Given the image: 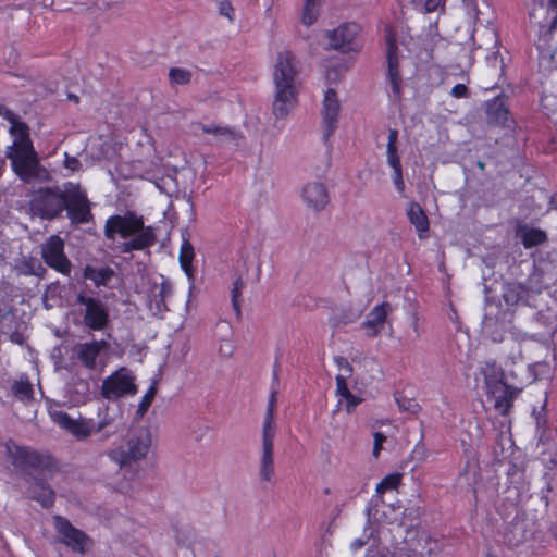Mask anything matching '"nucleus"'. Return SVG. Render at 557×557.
Masks as SVG:
<instances>
[{
	"instance_id": "38",
	"label": "nucleus",
	"mask_w": 557,
	"mask_h": 557,
	"mask_svg": "<svg viewBox=\"0 0 557 557\" xmlns=\"http://www.w3.org/2000/svg\"><path fill=\"white\" fill-rule=\"evenodd\" d=\"M173 294V287L172 284L169 281H163L160 285L158 297L159 302L162 304L165 307V301L168 298H170Z\"/></svg>"
},
{
	"instance_id": "22",
	"label": "nucleus",
	"mask_w": 557,
	"mask_h": 557,
	"mask_svg": "<svg viewBox=\"0 0 557 557\" xmlns=\"http://www.w3.org/2000/svg\"><path fill=\"white\" fill-rule=\"evenodd\" d=\"M195 258L194 246L189 240L188 233L182 234V245L178 253V261L183 272L189 280L194 278L193 260Z\"/></svg>"
},
{
	"instance_id": "50",
	"label": "nucleus",
	"mask_w": 557,
	"mask_h": 557,
	"mask_svg": "<svg viewBox=\"0 0 557 557\" xmlns=\"http://www.w3.org/2000/svg\"><path fill=\"white\" fill-rule=\"evenodd\" d=\"M411 327H412L413 332L416 333L417 337H419L422 334V330L420 327L419 318H418L417 313L412 314Z\"/></svg>"
},
{
	"instance_id": "33",
	"label": "nucleus",
	"mask_w": 557,
	"mask_h": 557,
	"mask_svg": "<svg viewBox=\"0 0 557 557\" xmlns=\"http://www.w3.org/2000/svg\"><path fill=\"white\" fill-rule=\"evenodd\" d=\"M169 78L173 85H187L191 79V73L182 67H172L169 72Z\"/></svg>"
},
{
	"instance_id": "54",
	"label": "nucleus",
	"mask_w": 557,
	"mask_h": 557,
	"mask_svg": "<svg viewBox=\"0 0 557 557\" xmlns=\"http://www.w3.org/2000/svg\"><path fill=\"white\" fill-rule=\"evenodd\" d=\"M369 557H391V554L387 549L377 550L373 555H369Z\"/></svg>"
},
{
	"instance_id": "21",
	"label": "nucleus",
	"mask_w": 557,
	"mask_h": 557,
	"mask_svg": "<svg viewBox=\"0 0 557 557\" xmlns=\"http://www.w3.org/2000/svg\"><path fill=\"white\" fill-rule=\"evenodd\" d=\"M30 497L44 508H50L55 500L54 491L50 487L46 479L35 478L34 485L30 487Z\"/></svg>"
},
{
	"instance_id": "6",
	"label": "nucleus",
	"mask_w": 557,
	"mask_h": 557,
	"mask_svg": "<svg viewBox=\"0 0 557 557\" xmlns=\"http://www.w3.org/2000/svg\"><path fill=\"white\" fill-rule=\"evenodd\" d=\"M483 375L487 392L494 398V407L502 414H507L512 407L513 399L520 393V388L510 386L503 381V372L495 364L487 363L483 368Z\"/></svg>"
},
{
	"instance_id": "55",
	"label": "nucleus",
	"mask_w": 557,
	"mask_h": 557,
	"mask_svg": "<svg viewBox=\"0 0 557 557\" xmlns=\"http://www.w3.org/2000/svg\"><path fill=\"white\" fill-rule=\"evenodd\" d=\"M278 377V361L277 357H275L274 364H273V380L276 381Z\"/></svg>"
},
{
	"instance_id": "63",
	"label": "nucleus",
	"mask_w": 557,
	"mask_h": 557,
	"mask_svg": "<svg viewBox=\"0 0 557 557\" xmlns=\"http://www.w3.org/2000/svg\"><path fill=\"white\" fill-rule=\"evenodd\" d=\"M220 351L225 354L224 350H223V345L220 347Z\"/></svg>"
},
{
	"instance_id": "27",
	"label": "nucleus",
	"mask_w": 557,
	"mask_h": 557,
	"mask_svg": "<svg viewBox=\"0 0 557 557\" xmlns=\"http://www.w3.org/2000/svg\"><path fill=\"white\" fill-rule=\"evenodd\" d=\"M530 290V287H527L521 283L510 282L504 285L503 298L507 305L513 306L524 299L529 295Z\"/></svg>"
},
{
	"instance_id": "2",
	"label": "nucleus",
	"mask_w": 557,
	"mask_h": 557,
	"mask_svg": "<svg viewBox=\"0 0 557 557\" xmlns=\"http://www.w3.org/2000/svg\"><path fill=\"white\" fill-rule=\"evenodd\" d=\"M104 235L108 239H114L116 235L122 238L132 237L122 245L121 250L125 253L150 248L157 242L154 228L145 226L143 216L134 212L109 216L104 224Z\"/></svg>"
},
{
	"instance_id": "15",
	"label": "nucleus",
	"mask_w": 557,
	"mask_h": 557,
	"mask_svg": "<svg viewBox=\"0 0 557 557\" xmlns=\"http://www.w3.org/2000/svg\"><path fill=\"white\" fill-rule=\"evenodd\" d=\"M386 60H387V81L392 89V98L394 101L401 99V76L399 72L398 47L395 34L391 28L386 29Z\"/></svg>"
},
{
	"instance_id": "48",
	"label": "nucleus",
	"mask_w": 557,
	"mask_h": 557,
	"mask_svg": "<svg viewBox=\"0 0 557 557\" xmlns=\"http://www.w3.org/2000/svg\"><path fill=\"white\" fill-rule=\"evenodd\" d=\"M394 184L398 191L403 193L405 190V182L403 178V170L394 171Z\"/></svg>"
},
{
	"instance_id": "14",
	"label": "nucleus",
	"mask_w": 557,
	"mask_h": 557,
	"mask_svg": "<svg viewBox=\"0 0 557 557\" xmlns=\"http://www.w3.org/2000/svg\"><path fill=\"white\" fill-rule=\"evenodd\" d=\"M361 32L357 23H343L333 30H327L329 48L341 52L358 51L357 37Z\"/></svg>"
},
{
	"instance_id": "19",
	"label": "nucleus",
	"mask_w": 557,
	"mask_h": 557,
	"mask_svg": "<svg viewBox=\"0 0 557 557\" xmlns=\"http://www.w3.org/2000/svg\"><path fill=\"white\" fill-rule=\"evenodd\" d=\"M392 311V306L387 301L376 305L362 322V327L367 332V336H377L384 327L388 313Z\"/></svg>"
},
{
	"instance_id": "40",
	"label": "nucleus",
	"mask_w": 557,
	"mask_h": 557,
	"mask_svg": "<svg viewBox=\"0 0 557 557\" xmlns=\"http://www.w3.org/2000/svg\"><path fill=\"white\" fill-rule=\"evenodd\" d=\"M399 410L405 412H416L418 404L409 398L400 397L396 398Z\"/></svg>"
},
{
	"instance_id": "61",
	"label": "nucleus",
	"mask_w": 557,
	"mask_h": 557,
	"mask_svg": "<svg viewBox=\"0 0 557 557\" xmlns=\"http://www.w3.org/2000/svg\"><path fill=\"white\" fill-rule=\"evenodd\" d=\"M536 1H537L541 5H543L545 0H536Z\"/></svg>"
},
{
	"instance_id": "1",
	"label": "nucleus",
	"mask_w": 557,
	"mask_h": 557,
	"mask_svg": "<svg viewBox=\"0 0 557 557\" xmlns=\"http://www.w3.org/2000/svg\"><path fill=\"white\" fill-rule=\"evenodd\" d=\"M29 209L33 215L52 221L66 211L72 224H87L92 220L91 202L86 189L76 182L67 181L62 186L39 187L34 191Z\"/></svg>"
},
{
	"instance_id": "31",
	"label": "nucleus",
	"mask_w": 557,
	"mask_h": 557,
	"mask_svg": "<svg viewBox=\"0 0 557 557\" xmlns=\"http://www.w3.org/2000/svg\"><path fill=\"white\" fill-rule=\"evenodd\" d=\"M243 289H244V281L242 280V277H237L233 282V287L231 290L232 307H233V310L237 318H239L242 314L240 304H242Z\"/></svg>"
},
{
	"instance_id": "18",
	"label": "nucleus",
	"mask_w": 557,
	"mask_h": 557,
	"mask_svg": "<svg viewBox=\"0 0 557 557\" xmlns=\"http://www.w3.org/2000/svg\"><path fill=\"white\" fill-rule=\"evenodd\" d=\"M302 200L313 211L323 210L330 201L326 186L321 182L308 183L302 189Z\"/></svg>"
},
{
	"instance_id": "58",
	"label": "nucleus",
	"mask_w": 557,
	"mask_h": 557,
	"mask_svg": "<svg viewBox=\"0 0 557 557\" xmlns=\"http://www.w3.org/2000/svg\"><path fill=\"white\" fill-rule=\"evenodd\" d=\"M69 98L74 100L75 102H78V97L75 95H70Z\"/></svg>"
},
{
	"instance_id": "62",
	"label": "nucleus",
	"mask_w": 557,
	"mask_h": 557,
	"mask_svg": "<svg viewBox=\"0 0 557 557\" xmlns=\"http://www.w3.org/2000/svg\"><path fill=\"white\" fill-rule=\"evenodd\" d=\"M492 59H493L494 61H496V60H497V55L494 53V54H493V57H492Z\"/></svg>"
},
{
	"instance_id": "28",
	"label": "nucleus",
	"mask_w": 557,
	"mask_h": 557,
	"mask_svg": "<svg viewBox=\"0 0 557 557\" xmlns=\"http://www.w3.org/2000/svg\"><path fill=\"white\" fill-rule=\"evenodd\" d=\"M201 129L206 134H212L214 136H226L233 141H237L243 138L240 132L228 126L202 125Z\"/></svg>"
},
{
	"instance_id": "10",
	"label": "nucleus",
	"mask_w": 557,
	"mask_h": 557,
	"mask_svg": "<svg viewBox=\"0 0 557 557\" xmlns=\"http://www.w3.org/2000/svg\"><path fill=\"white\" fill-rule=\"evenodd\" d=\"M8 158L11 160L14 173L24 182H28L36 176L38 159L33 144L24 143L20 146H13L12 151L8 152Z\"/></svg>"
},
{
	"instance_id": "35",
	"label": "nucleus",
	"mask_w": 557,
	"mask_h": 557,
	"mask_svg": "<svg viewBox=\"0 0 557 557\" xmlns=\"http://www.w3.org/2000/svg\"><path fill=\"white\" fill-rule=\"evenodd\" d=\"M157 394V387L156 385H151L148 391L145 393V395L143 396L139 405H138V409H137V413L143 417L147 410L149 409V407L151 406L153 399H154V396Z\"/></svg>"
},
{
	"instance_id": "57",
	"label": "nucleus",
	"mask_w": 557,
	"mask_h": 557,
	"mask_svg": "<svg viewBox=\"0 0 557 557\" xmlns=\"http://www.w3.org/2000/svg\"><path fill=\"white\" fill-rule=\"evenodd\" d=\"M225 346H227V348H228L227 355H232V345H231V343L226 342Z\"/></svg>"
},
{
	"instance_id": "9",
	"label": "nucleus",
	"mask_w": 557,
	"mask_h": 557,
	"mask_svg": "<svg viewBox=\"0 0 557 557\" xmlns=\"http://www.w3.org/2000/svg\"><path fill=\"white\" fill-rule=\"evenodd\" d=\"M52 520L60 542L72 552L84 555L91 544L90 537L84 531L75 528L71 521L63 516L54 515Z\"/></svg>"
},
{
	"instance_id": "24",
	"label": "nucleus",
	"mask_w": 557,
	"mask_h": 557,
	"mask_svg": "<svg viewBox=\"0 0 557 557\" xmlns=\"http://www.w3.org/2000/svg\"><path fill=\"white\" fill-rule=\"evenodd\" d=\"M487 121L491 124H504L509 115L503 98H494L486 103Z\"/></svg>"
},
{
	"instance_id": "11",
	"label": "nucleus",
	"mask_w": 557,
	"mask_h": 557,
	"mask_svg": "<svg viewBox=\"0 0 557 557\" xmlns=\"http://www.w3.org/2000/svg\"><path fill=\"white\" fill-rule=\"evenodd\" d=\"M41 258L47 267L55 272L69 276L72 271V263L64 251V240L59 235H51L41 245Z\"/></svg>"
},
{
	"instance_id": "39",
	"label": "nucleus",
	"mask_w": 557,
	"mask_h": 557,
	"mask_svg": "<svg viewBox=\"0 0 557 557\" xmlns=\"http://www.w3.org/2000/svg\"><path fill=\"white\" fill-rule=\"evenodd\" d=\"M63 165L71 173L78 172L82 168L81 161L76 157H73L67 152L64 153Z\"/></svg>"
},
{
	"instance_id": "60",
	"label": "nucleus",
	"mask_w": 557,
	"mask_h": 557,
	"mask_svg": "<svg viewBox=\"0 0 557 557\" xmlns=\"http://www.w3.org/2000/svg\"><path fill=\"white\" fill-rule=\"evenodd\" d=\"M549 2L554 5L557 4V0H549Z\"/></svg>"
},
{
	"instance_id": "44",
	"label": "nucleus",
	"mask_w": 557,
	"mask_h": 557,
	"mask_svg": "<svg viewBox=\"0 0 557 557\" xmlns=\"http://www.w3.org/2000/svg\"><path fill=\"white\" fill-rule=\"evenodd\" d=\"M494 325V319L491 317H485L483 320V329L486 333H490L492 335L493 341L499 342L502 341V334H493L491 332L492 326Z\"/></svg>"
},
{
	"instance_id": "23",
	"label": "nucleus",
	"mask_w": 557,
	"mask_h": 557,
	"mask_svg": "<svg viewBox=\"0 0 557 557\" xmlns=\"http://www.w3.org/2000/svg\"><path fill=\"white\" fill-rule=\"evenodd\" d=\"M408 220L414 225L420 238L425 237V233L429 231V220L421 206L411 201L407 209Z\"/></svg>"
},
{
	"instance_id": "56",
	"label": "nucleus",
	"mask_w": 557,
	"mask_h": 557,
	"mask_svg": "<svg viewBox=\"0 0 557 557\" xmlns=\"http://www.w3.org/2000/svg\"><path fill=\"white\" fill-rule=\"evenodd\" d=\"M53 4V0H44L45 7H51Z\"/></svg>"
},
{
	"instance_id": "7",
	"label": "nucleus",
	"mask_w": 557,
	"mask_h": 557,
	"mask_svg": "<svg viewBox=\"0 0 557 557\" xmlns=\"http://www.w3.org/2000/svg\"><path fill=\"white\" fill-rule=\"evenodd\" d=\"M276 395L277 391L273 386L269 397V404L267 413L263 421V432H262V457L260 465V476L263 481H270L271 476L274 473V465H273V437L275 435V426L274 423V412L276 408Z\"/></svg>"
},
{
	"instance_id": "32",
	"label": "nucleus",
	"mask_w": 557,
	"mask_h": 557,
	"mask_svg": "<svg viewBox=\"0 0 557 557\" xmlns=\"http://www.w3.org/2000/svg\"><path fill=\"white\" fill-rule=\"evenodd\" d=\"M12 393L18 398L30 399L34 394L33 385L28 380L15 381L12 385Z\"/></svg>"
},
{
	"instance_id": "47",
	"label": "nucleus",
	"mask_w": 557,
	"mask_h": 557,
	"mask_svg": "<svg viewBox=\"0 0 557 557\" xmlns=\"http://www.w3.org/2000/svg\"><path fill=\"white\" fill-rule=\"evenodd\" d=\"M468 94V88L465 84H457L451 88L450 95L455 98H463Z\"/></svg>"
},
{
	"instance_id": "52",
	"label": "nucleus",
	"mask_w": 557,
	"mask_h": 557,
	"mask_svg": "<svg viewBox=\"0 0 557 557\" xmlns=\"http://www.w3.org/2000/svg\"><path fill=\"white\" fill-rule=\"evenodd\" d=\"M367 542H368V537H366V539H357V540H355L351 543V549L352 550H358L361 547H363L367 544Z\"/></svg>"
},
{
	"instance_id": "4",
	"label": "nucleus",
	"mask_w": 557,
	"mask_h": 557,
	"mask_svg": "<svg viewBox=\"0 0 557 557\" xmlns=\"http://www.w3.org/2000/svg\"><path fill=\"white\" fill-rule=\"evenodd\" d=\"M299 74V60L290 51H285L281 55V117L288 115L298 104Z\"/></svg>"
},
{
	"instance_id": "26",
	"label": "nucleus",
	"mask_w": 557,
	"mask_h": 557,
	"mask_svg": "<svg viewBox=\"0 0 557 557\" xmlns=\"http://www.w3.org/2000/svg\"><path fill=\"white\" fill-rule=\"evenodd\" d=\"M86 280L92 281L97 287L107 286L109 281L114 276V271L110 267L95 268L86 265L83 270Z\"/></svg>"
},
{
	"instance_id": "59",
	"label": "nucleus",
	"mask_w": 557,
	"mask_h": 557,
	"mask_svg": "<svg viewBox=\"0 0 557 557\" xmlns=\"http://www.w3.org/2000/svg\"><path fill=\"white\" fill-rule=\"evenodd\" d=\"M478 166H479L481 170H483V169H484V163H483V162H481V161H479V162H478Z\"/></svg>"
},
{
	"instance_id": "42",
	"label": "nucleus",
	"mask_w": 557,
	"mask_h": 557,
	"mask_svg": "<svg viewBox=\"0 0 557 557\" xmlns=\"http://www.w3.org/2000/svg\"><path fill=\"white\" fill-rule=\"evenodd\" d=\"M387 163L393 168L394 171L401 170L400 159L397 153V148L386 149Z\"/></svg>"
},
{
	"instance_id": "37",
	"label": "nucleus",
	"mask_w": 557,
	"mask_h": 557,
	"mask_svg": "<svg viewBox=\"0 0 557 557\" xmlns=\"http://www.w3.org/2000/svg\"><path fill=\"white\" fill-rule=\"evenodd\" d=\"M343 399L346 401V410L348 413H350L356 408V406L361 401V399L351 394L350 391L341 396L337 407L342 405Z\"/></svg>"
},
{
	"instance_id": "13",
	"label": "nucleus",
	"mask_w": 557,
	"mask_h": 557,
	"mask_svg": "<svg viewBox=\"0 0 557 557\" xmlns=\"http://www.w3.org/2000/svg\"><path fill=\"white\" fill-rule=\"evenodd\" d=\"M76 301L78 305L85 306L83 321L86 327L91 331H102L108 326V308L100 299L79 293Z\"/></svg>"
},
{
	"instance_id": "16",
	"label": "nucleus",
	"mask_w": 557,
	"mask_h": 557,
	"mask_svg": "<svg viewBox=\"0 0 557 557\" xmlns=\"http://www.w3.org/2000/svg\"><path fill=\"white\" fill-rule=\"evenodd\" d=\"M535 533V522L532 519L517 516L504 530V542L509 547H519L530 542Z\"/></svg>"
},
{
	"instance_id": "53",
	"label": "nucleus",
	"mask_w": 557,
	"mask_h": 557,
	"mask_svg": "<svg viewBox=\"0 0 557 557\" xmlns=\"http://www.w3.org/2000/svg\"><path fill=\"white\" fill-rule=\"evenodd\" d=\"M10 339H11L12 343L22 345L23 342H24V336L22 334H20V333H12L10 335Z\"/></svg>"
},
{
	"instance_id": "43",
	"label": "nucleus",
	"mask_w": 557,
	"mask_h": 557,
	"mask_svg": "<svg viewBox=\"0 0 557 557\" xmlns=\"http://www.w3.org/2000/svg\"><path fill=\"white\" fill-rule=\"evenodd\" d=\"M348 379L349 377L336 375V377H335V380H336V391H335L336 396L341 397L344 394L349 392V388L347 385Z\"/></svg>"
},
{
	"instance_id": "25",
	"label": "nucleus",
	"mask_w": 557,
	"mask_h": 557,
	"mask_svg": "<svg viewBox=\"0 0 557 557\" xmlns=\"http://www.w3.org/2000/svg\"><path fill=\"white\" fill-rule=\"evenodd\" d=\"M517 236L525 248L537 246L547 239L545 232L528 225H519L517 227Z\"/></svg>"
},
{
	"instance_id": "30",
	"label": "nucleus",
	"mask_w": 557,
	"mask_h": 557,
	"mask_svg": "<svg viewBox=\"0 0 557 557\" xmlns=\"http://www.w3.org/2000/svg\"><path fill=\"white\" fill-rule=\"evenodd\" d=\"M11 133L15 136L13 146H20L22 144H32L28 133V126L21 121H13L11 126Z\"/></svg>"
},
{
	"instance_id": "12",
	"label": "nucleus",
	"mask_w": 557,
	"mask_h": 557,
	"mask_svg": "<svg viewBox=\"0 0 557 557\" xmlns=\"http://www.w3.org/2000/svg\"><path fill=\"white\" fill-rule=\"evenodd\" d=\"M136 392L137 386L134 376L124 367L117 369L102 381L101 395L106 399H116L125 395H134Z\"/></svg>"
},
{
	"instance_id": "46",
	"label": "nucleus",
	"mask_w": 557,
	"mask_h": 557,
	"mask_svg": "<svg viewBox=\"0 0 557 557\" xmlns=\"http://www.w3.org/2000/svg\"><path fill=\"white\" fill-rule=\"evenodd\" d=\"M273 83H274V86H275V91H274V101H273V111L275 112V106H276V102L278 101V63L274 64L273 66Z\"/></svg>"
},
{
	"instance_id": "17",
	"label": "nucleus",
	"mask_w": 557,
	"mask_h": 557,
	"mask_svg": "<svg viewBox=\"0 0 557 557\" xmlns=\"http://www.w3.org/2000/svg\"><path fill=\"white\" fill-rule=\"evenodd\" d=\"M341 113V102L337 92L333 88H329L323 98L321 116L323 139L329 141L335 129L337 128Z\"/></svg>"
},
{
	"instance_id": "8",
	"label": "nucleus",
	"mask_w": 557,
	"mask_h": 557,
	"mask_svg": "<svg viewBox=\"0 0 557 557\" xmlns=\"http://www.w3.org/2000/svg\"><path fill=\"white\" fill-rule=\"evenodd\" d=\"M52 418L60 428L70 432L78 441L86 440L94 433L97 434L102 432L111 423V420L108 417H104L97 423L91 419L75 420L65 411H55L52 414Z\"/></svg>"
},
{
	"instance_id": "41",
	"label": "nucleus",
	"mask_w": 557,
	"mask_h": 557,
	"mask_svg": "<svg viewBox=\"0 0 557 557\" xmlns=\"http://www.w3.org/2000/svg\"><path fill=\"white\" fill-rule=\"evenodd\" d=\"M219 13L227 17L230 21L234 20V8L230 0H222L219 3Z\"/></svg>"
},
{
	"instance_id": "36",
	"label": "nucleus",
	"mask_w": 557,
	"mask_h": 557,
	"mask_svg": "<svg viewBox=\"0 0 557 557\" xmlns=\"http://www.w3.org/2000/svg\"><path fill=\"white\" fill-rule=\"evenodd\" d=\"M334 362L339 370L337 375L346 377H350L352 375L354 368L345 357L336 356L334 357Z\"/></svg>"
},
{
	"instance_id": "45",
	"label": "nucleus",
	"mask_w": 557,
	"mask_h": 557,
	"mask_svg": "<svg viewBox=\"0 0 557 557\" xmlns=\"http://www.w3.org/2000/svg\"><path fill=\"white\" fill-rule=\"evenodd\" d=\"M385 440H386V436L383 433H381V432L374 433V446H373V456L374 457L379 456L380 450L382 448V444H383V442H385Z\"/></svg>"
},
{
	"instance_id": "5",
	"label": "nucleus",
	"mask_w": 557,
	"mask_h": 557,
	"mask_svg": "<svg viewBox=\"0 0 557 557\" xmlns=\"http://www.w3.org/2000/svg\"><path fill=\"white\" fill-rule=\"evenodd\" d=\"M151 446V436L148 430L135 432L124 445L110 449L107 455L121 469L144 459Z\"/></svg>"
},
{
	"instance_id": "51",
	"label": "nucleus",
	"mask_w": 557,
	"mask_h": 557,
	"mask_svg": "<svg viewBox=\"0 0 557 557\" xmlns=\"http://www.w3.org/2000/svg\"><path fill=\"white\" fill-rule=\"evenodd\" d=\"M442 3V0H426L425 8L429 12L435 11Z\"/></svg>"
},
{
	"instance_id": "34",
	"label": "nucleus",
	"mask_w": 557,
	"mask_h": 557,
	"mask_svg": "<svg viewBox=\"0 0 557 557\" xmlns=\"http://www.w3.org/2000/svg\"><path fill=\"white\" fill-rule=\"evenodd\" d=\"M400 482L401 475L399 473L388 474L376 485V492L377 494H383L386 491L395 490Z\"/></svg>"
},
{
	"instance_id": "29",
	"label": "nucleus",
	"mask_w": 557,
	"mask_h": 557,
	"mask_svg": "<svg viewBox=\"0 0 557 557\" xmlns=\"http://www.w3.org/2000/svg\"><path fill=\"white\" fill-rule=\"evenodd\" d=\"M320 0H305L301 20L306 26H310L317 21L320 12Z\"/></svg>"
},
{
	"instance_id": "20",
	"label": "nucleus",
	"mask_w": 557,
	"mask_h": 557,
	"mask_svg": "<svg viewBox=\"0 0 557 557\" xmlns=\"http://www.w3.org/2000/svg\"><path fill=\"white\" fill-rule=\"evenodd\" d=\"M107 347L108 343L104 339H92L91 342L78 344L75 347L76 357L86 369L94 370L96 368L97 358Z\"/></svg>"
},
{
	"instance_id": "3",
	"label": "nucleus",
	"mask_w": 557,
	"mask_h": 557,
	"mask_svg": "<svg viewBox=\"0 0 557 557\" xmlns=\"http://www.w3.org/2000/svg\"><path fill=\"white\" fill-rule=\"evenodd\" d=\"M5 448L14 468L24 474H30L32 472L52 474L58 469L55 459L49 454L20 446L12 440L7 442Z\"/></svg>"
},
{
	"instance_id": "49",
	"label": "nucleus",
	"mask_w": 557,
	"mask_h": 557,
	"mask_svg": "<svg viewBox=\"0 0 557 557\" xmlns=\"http://www.w3.org/2000/svg\"><path fill=\"white\" fill-rule=\"evenodd\" d=\"M398 139V131L397 129H389L388 132V140H387V149H394L396 147V143Z\"/></svg>"
}]
</instances>
